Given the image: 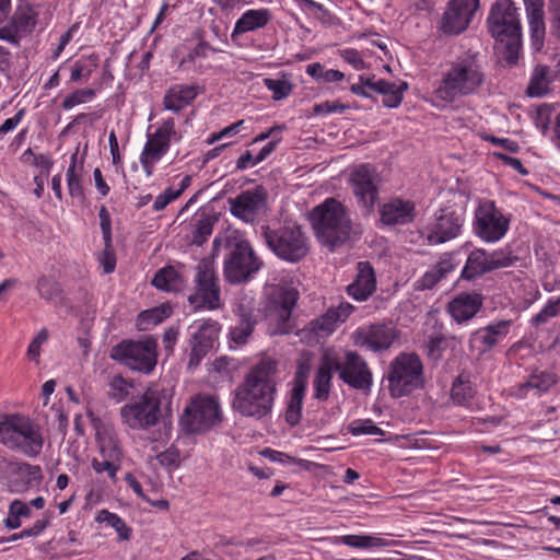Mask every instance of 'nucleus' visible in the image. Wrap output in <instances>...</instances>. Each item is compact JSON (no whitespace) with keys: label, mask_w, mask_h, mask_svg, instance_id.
Returning <instances> with one entry per match:
<instances>
[{"label":"nucleus","mask_w":560,"mask_h":560,"mask_svg":"<svg viewBox=\"0 0 560 560\" xmlns=\"http://www.w3.org/2000/svg\"><path fill=\"white\" fill-rule=\"evenodd\" d=\"M277 366L276 360L264 357L248 370L234 389V411L255 420H261L271 413L277 393Z\"/></svg>","instance_id":"obj_1"},{"label":"nucleus","mask_w":560,"mask_h":560,"mask_svg":"<svg viewBox=\"0 0 560 560\" xmlns=\"http://www.w3.org/2000/svg\"><path fill=\"white\" fill-rule=\"evenodd\" d=\"M485 80L479 54L468 50L447 63L433 94L436 100L451 104L459 97L477 93Z\"/></svg>","instance_id":"obj_2"},{"label":"nucleus","mask_w":560,"mask_h":560,"mask_svg":"<svg viewBox=\"0 0 560 560\" xmlns=\"http://www.w3.org/2000/svg\"><path fill=\"white\" fill-rule=\"evenodd\" d=\"M318 242L335 250L347 243L352 233V222L346 207L335 198H327L308 214Z\"/></svg>","instance_id":"obj_3"},{"label":"nucleus","mask_w":560,"mask_h":560,"mask_svg":"<svg viewBox=\"0 0 560 560\" xmlns=\"http://www.w3.org/2000/svg\"><path fill=\"white\" fill-rule=\"evenodd\" d=\"M489 32L497 40L508 63H516L522 49V26L518 9L512 0H498L488 16Z\"/></svg>","instance_id":"obj_4"},{"label":"nucleus","mask_w":560,"mask_h":560,"mask_svg":"<svg viewBox=\"0 0 560 560\" xmlns=\"http://www.w3.org/2000/svg\"><path fill=\"white\" fill-rule=\"evenodd\" d=\"M0 443L27 457H36L44 446L43 428L28 416L3 415L0 418Z\"/></svg>","instance_id":"obj_5"},{"label":"nucleus","mask_w":560,"mask_h":560,"mask_svg":"<svg viewBox=\"0 0 560 560\" xmlns=\"http://www.w3.org/2000/svg\"><path fill=\"white\" fill-rule=\"evenodd\" d=\"M261 236L277 257L289 262L302 260L310 250L308 238L295 222L285 221L278 228L262 225Z\"/></svg>","instance_id":"obj_6"},{"label":"nucleus","mask_w":560,"mask_h":560,"mask_svg":"<svg viewBox=\"0 0 560 560\" xmlns=\"http://www.w3.org/2000/svg\"><path fill=\"white\" fill-rule=\"evenodd\" d=\"M222 412L219 401L209 395L190 398L179 417V427L186 434H202L220 425Z\"/></svg>","instance_id":"obj_7"},{"label":"nucleus","mask_w":560,"mask_h":560,"mask_svg":"<svg viewBox=\"0 0 560 560\" xmlns=\"http://www.w3.org/2000/svg\"><path fill=\"white\" fill-rule=\"evenodd\" d=\"M388 390L392 397L399 398L411 394L424 385L423 364L416 353H399L389 364Z\"/></svg>","instance_id":"obj_8"},{"label":"nucleus","mask_w":560,"mask_h":560,"mask_svg":"<svg viewBox=\"0 0 560 560\" xmlns=\"http://www.w3.org/2000/svg\"><path fill=\"white\" fill-rule=\"evenodd\" d=\"M164 390L158 386L148 387L133 401L120 408L122 422L132 430H147L161 419V404Z\"/></svg>","instance_id":"obj_9"},{"label":"nucleus","mask_w":560,"mask_h":560,"mask_svg":"<svg viewBox=\"0 0 560 560\" xmlns=\"http://www.w3.org/2000/svg\"><path fill=\"white\" fill-rule=\"evenodd\" d=\"M109 357L133 371L150 374L156 365L158 343L153 337L124 340L112 348Z\"/></svg>","instance_id":"obj_10"},{"label":"nucleus","mask_w":560,"mask_h":560,"mask_svg":"<svg viewBox=\"0 0 560 560\" xmlns=\"http://www.w3.org/2000/svg\"><path fill=\"white\" fill-rule=\"evenodd\" d=\"M195 291L188 302L195 310L215 311L222 307L219 278L212 258L201 259L196 267Z\"/></svg>","instance_id":"obj_11"},{"label":"nucleus","mask_w":560,"mask_h":560,"mask_svg":"<svg viewBox=\"0 0 560 560\" xmlns=\"http://www.w3.org/2000/svg\"><path fill=\"white\" fill-rule=\"evenodd\" d=\"M299 291L288 284L279 283L270 287L268 292L267 316L271 322L272 334L285 335L293 328L292 311L296 305Z\"/></svg>","instance_id":"obj_12"},{"label":"nucleus","mask_w":560,"mask_h":560,"mask_svg":"<svg viewBox=\"0 0 560 560\" xmlns=\"http://www.w3.org/2000/svg\"><path fill=\"white\" fill-rule=\"evenodd\" d=\"M229 255L224 261V276L230 283H242L256 273L261 261L245 240L229 242Z\"/></svg>","instance_id":"obj_13"},{"label":"nucleus","mask_w":560,"mask_h":560,"mask_svg":"<svg viewBox=\"0 0 560 560\" xmlns=\"http://www.w3.org/2000/svg\"><path fill=\"white\" fill-rule=\"evenodd\" d=\"M339 380L353 389L369 393L373 385V374L366 360L357 351L347 350L342 355L330 354Z\"/></svg>","instance_id":"obj_14"},{"label":"nucleus","mask_w":560,"mask_h":560,"mask_svg":"<svg viewBox=\"0 0 560 560\" xmlns=\"http://www.w3.org/2000/svg\"><path fill=\"white\" fill-rule=\"evenodd\" d=\"M510 217L505 215L494 201L483 200L475 210L474 232L486 243H495L504 237L510 228Z\"/></svg>","instance_id":"obj_15"},{"label":"nucleus","mask_w":560,"mask_h":560,"mask_svg":"<svg viewBox=\"0 0 560 560\" xmlns=\"http://www.w3.org/2000/svg\"><path fill=\"white\" fill-rule=\"evenodd\" d=\"M465 217L460 211L446 207L438 211L434 220L427 226V241L431 245L450 242L462 233Z\"/></svg>","instance_id":"obj_16"},{"label":"nucleus","mask_w":560,"mask_h":560,"mask_svg":"<svg viewBox=\"0 0 560 560\" xmlns=\"http://www.w3.org/2000/svg\"><path fill=\"white\" fill-rule=\"evenodd\" d=\"M397 337V330L392 325L373 324L359 328L352 339L355 346L378 352L389 349Z\"/></svg>","instance_id":"obj_17"},{"label":"nucleus","mask_w":560,"mask_h":560,"mask_svg":"<svg viewBox=\"0 0 560 560\" xmlns=\"http://www.w3.org/2000/svg\"><path fill=\"white\" fill-rule=\"evenodd\" d=\"M221 326L212 319L205 320L191 335L188 366L197 368L207 353L213 348L218 339Z\"/></svg>","instance_id":"obj_18"},{"label":"nucleus","mask_w":560,"mask_h":560,"mask_svg":"<svg viewBox=\"0 0 560 560\" xmlns=\"http://www.w3.org/2000/svg\"><path fill=\"white\" fill-rule=\"evenodd\" d=\"M478 7L479 0H451L443 14V32L459 34L465 31Z\"/></svg>","instance_id":"obj_19"},{"label":"nucleus","mask_w":560,"mask_h":560,"mask_svg":"<svg viewBox=\"0 0 560 560\" xmlns=\"http://www.w3.org/2000/svg\"><path fill=\"white\" fill-rule=\"evenodd\" d=\"M350 183L358 202L369 212L378 197L374 170L369 164L358 166L351 173Z\"/></svg>","instance_id":"obj_20"},{"label":"nucleus","mask_w":560,"mask_h":560,"mask_svg":"<svg viewBox=\"0 0 560 560\" xmlns=\"http://www.w3.org/2000/svg\"><path fill=\"white\" fill-rule=\"evenodd\" d=\"M266 200L267 192L262 186L245 190L235 198L229 199L231 213L243 221H252L265 209Z\"/></svg>","instance_id":"obj_21"},{"label":"nucleus","mask_w":560,"mask_h":560,"mask_svg":"<svg viewBox=\"0 0 560 560\" xmlns=\"http://www.w3.org/2000/svg\"><path fill=\"white\" fill-rule=\"evenodd\" d=\"M381 220L385 225H406L416 218V206L410 200L393 198L380 209Z\"/></svg>","instance_id":"obj_22"},{"label":"nucleus","mask_w":560,"mask_h":560,"mask_svg":"<svg viewBox=\"0 0 560 560\" xmlns=\"http://www.w3.org/2000/svg\"><path fill=\"white\" fill-rule=\"evenodd\" d=\"M511 320H498L476 330L470 338V347H477L480 353L489 351L509 334Z\"/></svg>","instance_id":"obj_23"},{"label":"nucleus","mask_w":560,"mask_h":560,"mask_svg":"<svg viewBox=\"0 0 560 560\" xmlns=\"http://www.w3.org/2000/svg\"><path fill=\"white\" fill-rule=\"evenodd\" d=\"M359 81L371 91L382 94L384 96L383 105L388 108L398 107L402 102L404 92L408 89V84L406 82L397 85L396 83L388 82L383 79L375 80L374 75H360Z\"/></svg>","instance_id":"obj_24"},{"label":"nucleus","mask_w":560,"mask_h":560,"mask_svg":"<svg viewBox=\"0 0 560 560\" xmlns=\"http://www.w3.org/2000/svg\"><path fill=\"white\" fill-rule=\"evenodd\" d=\"M375 290L376 277L372 265L369 261H359L355 279L347 287L348 294L357 301H365Z\"/></svg>","instance_id":"obj_25"},{"label":"nucleus","mask_w":560,"mask_h":560,"mask_svg":"<svg viewBox=\"0 0 560 560\" xmlns=\"http://www.w3.org/2000/svg\"><path fill=\"white\" fill-rule=\"evenodd\" d=\"M530 30L532 45L539 51L544 47L546 27L544 0H523Z\"/></svg>","instance_id":"obj_26"},{"label":"nucleus","mask_w":560,"mask_h":560,"mask_svg":"<svg viewBox=\"0 0 560 560\" xmlns=\"http://www.w3.org/2000/svg\"><path fill=\"white\" fill-rule=\"evenodd\" d=\"M306 386L307 374L302 368H299L294 376L293 387L290 393V398L284 415L287 423L291 427H295L301 421L302 404L306 392Z\"/></svg>","instance_id":"obj_27"},{"label":"nucleus","mask_w":560,"mask_h":560,"mask_svg":"<svg viewBox=\"0 0 560 560\" xmlns=\"http://www.w3.org/2000/svg\"><path fill=\"white\" fill-rule=\"evenodd\" d=\"M175 133V121L173 118H168L155 130L154 133L148 135V140L142 150V154L151 156V159L161 160L168 150L171 138Z\"/></svg>","instance_id":"obj_28"},{"label":"nucleus","mask_w":560,"mask_h":560,"mask_svg":"<svg viewBox=\"0 0 560 560\" xmlns=\"http://www.w3.org/2000/svg\"><path fill=\"white\" fill-rule=\"evenodd\" d=\"M482 302L480 293H460L448 303V312L457 323L467 322L479 312Z\"/></svg>","instance_id":"obj_29"},{"label":"nucleus","mask_w":560,"mask_h":560,"mask_svg":"<svg viewBox=\"0 0 560 560\" xmlns=\"http://www.w3.org/2000/svg\"><path fill=\"white\" fill-rule=\"evenodd\" d=\"M198 85L175 84L164 95L163 105L167 110L180 112L189 105L198 94Z\"/></svg>","instance_id":"obj_30"},{"label":"nucleus","mask_w":560,"mask_h":560,"mask_svg":"<svg viewBox=\"0 0 560 560\" xmlns=\"http://www.w3.org/2000/svg\"><path fill=\"white\" fill-rule=\"evenodd\" d=\"M334 372L335 368L330 354H324L313 381V396L315 399L326 401L329 398Z\"/></svg>","instance_id":"obj_31"},{"label":"nucleus","mask_w":560,"mask_h":560,"mask_svg":"<svg viewBox=\"0 0 560 560\" xmlns=\"http://www.w3.org/2000/svg\"><path fill=\"white\" fill-rule=\"evenodd\" d=\"M101 458L121 464L122 450L117 433L110 428H103L96 433Z\"/></svg>","instance_id":"obj_32"},{"label":"nucleus","mask_w":560,"mask_h":560,"mask_svg":"<svg viewBox=\"0 0 560 560\" xmlns=\"http://www.w3.org/2000/svg\"><path fill=\"white\" fill-rule=\"evenodd\" d=\"M269 20L270 14L267 10H248L236 21L231 37L234 40L241 34L264 27Z\"/></svg>","instance_id":"obj_33"},{"label":"nucleus","mask_w":560,"mask_h":560,"mask_svg":"<svg viewBox=\"0 0 560 560\" xmlns=\"http://www.w3.org/2000/svg\"><path fill=\"white\" fill-rule=\"evenodd\" d=\"M152 285L166 292H178L186 285V280L173 266L160 269L152 279Z\"/></svg>","instance_id":"obj_34"},{"label":"nucleus","mask_w":560,"mask_h":560,"mask_svg":"<svg viewBox=\"0 0 560 560\" xmlns=\"http://www.w3.org/2000/svg\"><path fill=\"white\" fill-rule=\"evenodd\" d=\"M257 324V316L253 311H246L242 307L238 308V322L231 328V340L237 345L243 346L252 336L254 328Z\"/></svg>","instance_id":"obj_35"},{"label":"nucleus","mask_w":560,"mask_h":560,"mask_svg":"<svg viewBox=\"0 0 560 560\" xmlns=\"http://www.w3.org/2000/svg\"><path fill=\"white\" fill-rule=\"evenodd\" d=\"M490 271L488 253L485 249H474L467 257L460 277L470 281Z\"/></svg>","instance_id":"obj_36"},{"label":"nucleus","mask_w":560,"mask_h":560,"mask_svg":"<svg viewBox=\"0 0 560 560\" xmlns=\"http://www.w3.org/2000/svg\"><path fill=\"white\" fill-rule=\"evenodd\" d=\"M334 544H343L346 546L368 549V548H382L393 546L395 542L385 538L371 536V535H343L337 536L332 540Z\"/></svg>","instance_id":"obj_37"},{"label":"nucleus","mask_w":560,"mask_h":560,"mask_svg":"<svg viewBox=\"0 0 560 560\" xmlns=\"http://www.w3.org/2000/svg\"><path fill=\"white\" fill-rule=\"evenodd\" d=\"M552 80L553 77L549 67L542 65L536 66L527 86V94L532 97L546 95L549 92V85Z\"/></svg>","instance_id":"obj_38"},{"label":"nucleus","mask_w":560,"mask_h":560,"mask_svg":"<svg viewBox=\"0 0 560 560\" xmlns=\"http://www.w3.org/2000/svg\"><path fill=\"white\" fill-rule=\"evenodd\" d=\"M454 268L451 257L442 258L435 266L428 270L418 281L417 288L420 290L432 289L441 279H443Z\"/></svg>","instance_id":"obj_39"},{"label":"nucleus","mask_w":560,"mask_h":560,"mask_svg":"<svg viewBox=\"0 0 560 560\" xmlns=\"http://www.w3.org/2000/svg\"><path fill=\"white\" fill-rule=\"evenodd\" d=\"M172 315V307L167 304L145 310L137 317V327L139 330H148L150 327L162 323Z\"/></svg>","instance_id":"obj_40"},{"label":"nucleus","mask_w":560,"mask_h":560,"mask_svg":"<svg viewBox=\"0 0 560 560\" xmlns=\"http://www.w3.org/2000/svg\"><path fill=\"white\" fill-rule=\"evenodd\" d=\"M77 156L78 154L74 153L71 155V163L67 170V186L69 195L72 198L78 199L81 203L85 202V192L82 184V175L81 172L78 171L77 167Z\"/></svg>","instance_id":"obj_41"},{"label":"nucleus","mask_w":560,"mask_h":560,"mask_svg":"<svg viewBox=\"0 0 560 560\" xmlns=\"http://www.w3.org/2000/svg\"><path fill=\"white\" fill-rule=\"evenodd\" d=\"M475 395V388L467 374H459L452 385L451 397L457 405H466Z\"/></svg>","instance_id":"obj_42"},{"label":"nucleus","mask_w":560,"mask_h":560,"mask_svg":"<svg viewBox=\"0 0 560 560\" xmlns=\"http://www.w3.org/2000/svg\"><path fill=\"white\" fill-rule=\"evenodd\" d=\"M218 221L215 215L201 213L196 218L195 230L192 232V244L201 246L212 234L213 225Z\"/></svg>","instance_id":"obj_43"},{"label":"nucleus","mask_w":560,"mask_h":560,"mask_svg":"<svg viewBox=\"0 0 560 560\" xmlns=\"http://www.w3.org/2000/svg\"><path fill=\"white\" fill-rule=\"evenodd\" d=\"M95 521L98 523H106L108 526L114 528L117 532L119 539H121V540L130 539V535H131L130 527H128L126 522L117 514L112 513L107 510H101L97 512V514L95 516Z\"/></svg>","instance_id":"obj_44"},{"label":"nucleus","mask_w":560,"mask_h":560,"mask_svg":"<svg viewBox=\"0 0 560 560\" xmlns=\"http://www.w3.org/2000/svg\"><path fill=\"white\" fill-rule=\"evenodd\" d=\"M556 382L557 380L553 373L535 370L528 377L527 382L521 386V388H533L537 389L539 393H545L549 390L556 384Z\"/></svg>","instance_id":"obj_45"},{"label":"nucleus","mask_w":560,"mask_h":560,"mask_svg":"<svg viewBox=\"0 0 560 560\" xmlns=\"http://www.w3.org/2000/svg\"><path fill=\"white\" fill-rule=\"evenodd\" d=\"M209 50L213 52L222 51L220 47H213L209 43L200 40L194 49L180 59L178 67L184 70H196V60L198 58H206Z\"/></svg>","instance_id":"obj_46"},{"label":"nucleus","mask_w":560,"mask_h":560,"mask_svg":"<svg viewBox=\"0 0 560 560\" xmlns=\"http://www.w3.org/2000/svg\"><path fill=\"white\" fill-rule=\"evenodd\" d=\"M30 506L20 500H14L10 504L8 516L4 520V525L10 529L19 528L22 525L21 520L23 517H30Z\"/></svg>","instance_id":"obj_47"},{"label":"nucleus","mask_w":560,"mask_h":560,"mask_svg":"<svg viewBox=\"0 0 560 560\" xmlns=\"http://www.w3.org/2000/svg\"><path fill=\"white\" fill-rule=\"evenodd\" d=\"M36 290L42 299L55 301L60 298L62 289L52 277L42 276L36 283Z\"/></svg>","instance_id":"obj_48"},{"label":"nucleus","mask_w":560,"mask_h":560,"mask_svg":"<svg viewBox=\"0 0 560 560\" xmlns=\"http://www.w3.org/2000/svg\"><path fill=\"white\" fill-rule=\"evenodd\" d=\"M36 12L35 10L30 7H19L16 11L14 12L11 22L14 26H16L18 32L20 30H27L35 25L36 23Z\"/></svg>","instance_id":"obj_49"},{"label":"nucleus","mask_w":560,"mask_h":560,"mask_svg":"<svg viewBox=\"0 0 560 560\" xmlns=\"http://www.w3.org/2000/svg\"><path fill=\"white\" fill-rule=\"evenodd\" d=\"M108 386V396L117 402L125 400L129 396L132 387V385L120 375H115Z\"/></svg>","instance_id":"obj_50"},{"label":"nucleus","mask_w":560,"mask_h":560,"mask_svg":"<svg viewBox=\"0 0 560 560\" xmlns=\"http://www.w3.org/2000/svg\"><path fill=\"white\" fill-rule=\"evenodd\" d=\"M265 86L273 93V100L280 101L285 98L292 92L293 85L288 80L267 78L264 80Z\"/></svg>","instance_id":"obj_51"},{"label":"nucleus","mask_w":560,"mask_h":560,"mask_svg":"<svg viewBox=\"0 0 560 560\" xmlns=\"http://www.w3.org/2000/svg\"><path fill=\"white\" fill-rule=\"evenodd\" d=\"M348 431L352 435H355V436L362 435V434H366V435H383L384 434L383 430L381 428H378L376 424H374V422L371 419L357 420V421L351 422L348 425Z\"/></svg>","instance_id":"obj_52"},{"label":"nucleus","mask_w":560,"mask_h":560,"mask_svg":"<svg viewBox=\"0 0 560 560\" xmlns=\"http://www.w3.org/2000/svg\"><path fill=\"white\" fill-rule=\"evenodd\" d=\"M95 96L93 89L77 90L67 95L62 101L63 109H71L72 107L91 101Z\"/></svg>","instance_id":"obj_53"},{"label":"nucleus","mask_w":560,"mask_h":560,"mask_svg":"<svg viewBox=\"0 0 560 560\" xmlns=\"http://www.w3.org/2000/svg\"><path fill=\"white\" fill-rule=\"evenodd\" d=\"M336 313L337 312H335L334 308L328 310L324 316L311 323L312 329L316 332H332L335 330V325L338 322L337 318H335Z\"/></svg>","instance_id":"obj_54"},{"label":"nucleus","mask_w":560,"mask_h":560,"mask_svg":"<svg viewBox=\"0 0 560 560\" xmlns=\"http://www.w3.org/2000/svg\"><path fill=\"white\" fill-rule=\"evenodd\" d=\"M91 466L95 472L102 474V472L106 471L108 477L113 481H116L117 472L120 469L121 464L110 460V459H105V458H102V459L93 458L91 462Z\"/></svg>","instance_id":"obj_55"},{"label":"nucleus","mask_w":560,"mask_h":560,"mask_svg":"<svg viewBox=\"0 0 560 560\" xmlns=\"http://www.w3.org/2000/svg\"><path fill=\"white\" fill-rule=\"evenodd\" d=\"M560 313L559 299L556 301H549L547 305L532 318L533 326L546 324L550 318L556 317Z\"/></svg>","instance_id":"obj_56"},{"label":"nucleus","mask_w":560,"mask_h":560,"mask_svg":"<svg viewBox=\"0 0 560 560\" xmlns=\"http://www.w3.org/2000/svg\"><path fill=\"white\" fill-rule=\"evenodd\" d=\"M550 14V33L560 39V0H548Z\"/></svg>","instance_id":"obj_57"},{"label":"nucleus","mask_w":560,"mask_h":560,"mask_svg":"<svg viewBox=\"0 0 560 560\" xmlns=\"http://www.w3.org/2000/svg\"><path fill=\"white\" fill-rule=\"evenodd\" d=\"M98 218L104 244L108 246L112 243V220L105 206L101 207Z\"/></svg>","instance_id":"obj_58"},{"label":"nucleus","mask_w":560,"mask_h":560,"mask_svg":"<svg viewBox=\"0 0 560 560\" xmlns=\"http://www.w3.org/2000/svg\"><path fill=\"white\" fill-rule=\"evenodd\" d=\"M156 458L162 466L170 468L178 467L180 463L179 451L175 447H170L166 451L160 453Z\"/></svg>","instance_id":"obj_59"},{"label":"nucleus","mask_w":560,"mask_h":560,"mask_svg":"<svg viewBox=\"0 0 560 560\" xmlns=\"http://www.w3.org/2000/svg\"><path fill=\"white\" fill-rule=\"evenodd\" d=\"M489 256V265L490 270H495L504 267H509L515 260L510 254H505L504 252H493L488 254Z\"/></svg>","instance_id":"obj_60"},{"label":"nucleus","mask_w":560,"mask_h":560,"mask_svg":"<svg viewBox=\"0 0 560 560\" xmlns=\"http://www.w3.org/2000/svg\"><path fill=\"white\" fill-rule=\"evenodd\" d=\"M48 339V330L46 328H42L36 337L28 345L27 355L31 360H37L40 354V347Z\"/></svg>","instance_id":"obj_61"},{"label":"nucleus","mask_w":560,"mask_h":560,"mask_svg":"<svg viewBox=\"0 0 560 560\" xmlns=\"http://www.w3.org/2000/svg\"><path fill=\"white\" fill-rule=\"evenodd\" d=\"M349 106L341 104L339 102H323L319 104H315L313 107V112L316 115H323V114H330V113H342L343 110L348 109Z\"/></svg>","instance_id":"obj_62"},{"label":"nucleus","mask_w":560,"mask_h":560,"mask_svg":"<svg viewBox=\"0 0 560 560\" xmlns=\"http://www.w3.org/2000/svg\"><path fill=\"white\" fill-rule=\"evenodd\" d=\"M178 198V192H175L173 188H166L163 194H160L153 203L155 211H161L173 200Z\"/></svg>","instance_id":"obj_63"},{"label":"nucleus","mask_w":560,"mask_h":560,"mask_svg":"<svg viewBox=\"0 0 560 560\" xmlns=\"http://www.w3.org/2000/svg\"><path fill=\"white\" fill-rule=\"evenodd\" d=\"M341 57L346 62L351 65L355 70H362L365 68V62L363 61L360 52L355 49H345L341 52Z\"/></svg>","instance_id":"obj_64"}]
</instances>
